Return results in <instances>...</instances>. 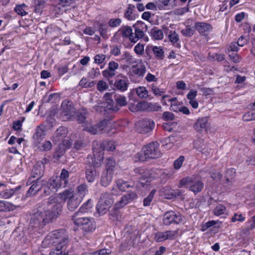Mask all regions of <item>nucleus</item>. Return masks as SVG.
<instances>
[{"label":"nucleus","mask_w":255,"mask_h":255,"mask_svg":"<svg viewBox=\"0 0 255 255\" xmlns=\"http://www.w3.org/2000/svg\"><path fill=\"white\" fill-rule=\"evenodd\" d=\"M95 143V146L99 149H101V145H102V147L104 150H107L108 151H113L115 149V143L113 141H106L105 142H94Z\"/></svg>","instance_id":"obj_32"},{"label":"nucleus","mask_w":255,"mask_h":255,"mask_svg":"<svg viewBox=\"0 0 255 255\" xmlns=\"http://www.w3.org/2000/svg\"><path fill=\"white\" fill-rule=\"evenodd\" d=\"M27 7V6L25 4L22 3L21 4L16 5L14 10L18 15L23 16L28 14L26 11V8Z\"/></svg>","instance_id":"obj_47"},{"label":"nucleus","mask_w":255,"mask_h":255,"mask_svg":"<svg viewBox=\"0 0 255 255\" xmlns=\"http://www.w3.org/2000/svg\"><path fill=\"white\" fill-rule=\"evenodd\" d=\"M151 91L155 96H161L165 93V91L163 89H160L155 84L151 85Z\"/></svg>","instance_id":"obj_55"},{"label":"nucleus","mask_w":255,"mask_h":255,"mask_svg":"<svg viewBox=\"0 0 255 255\" xmlns=\"http://www.w3.org/2000/svg\"><path fill=\"white\" fill-rule=\"evenodd\" d=\"M61 187L63 188V186L58 177H53L49 179L44 185V192L46 196H48Z\"/></svg>","instance_id":"obj_11"},{"label":"nucleus","mask_w":255,"mask_h":255,"mask_svg":"<svg viewBox=\"0 0 255 255\" xmlns=\"http://www.w3.org/2000/svg\"><path fill=\"white\" fill-rule=\"evenodd\" d=\"M154 240L156 242H162L165 241L164 232H158L155 233Z\"/></svg>","instance_id":"obj_63"},{"label":"nucleus","mask_w":255,"mask_h":255,"mask_svg":"<svg viewBox=\"0 0 255 255\" xmlns=\"http://www.w3.org/2000/svg\"><path fill=\"white\" fill-rule=\"evenodd\" d=\"M68 133V130L66 128L64 127H60L58 128L55 132L53 137V141L55 143H57L66 137Z\"/></svg>","instance_id":"obj_24"},{"label":"nucleus","mask_w":255,"mask_h":255,"mask_svg":"<svg viewBox=\"0 0 255 255\" xmlns=\"http://www.w3.org/2000/svg\"><path fill=\"white\" fill-rule=\"evenodd\" d=\"M181 186H184L195 194L201 192L204 187L203 183L195 176L187 177L180 181Z\"/></svg>","instance_id":"obj_5"},{"label":"nucleus","mask_w":255,"mask_h":255,"mask_svg":"<svg viewBox=\"0 0 255 255\" xmlns=\"http://www.w3.org/2000/svg\"><path fill=\"white\" fill-rule=\"evenodd\" d=\"M66 149L65 147L62 146L59 144L58 146L56 148L55 151L54 153V156L56 158H59L61 157L65 153Z\"/></svg>","instance_id":"obj_58"},{"label":"nucleus","mask_w":255,"mask_h":255,"mask_svg":"<svg viewBox=\"0 0 255 255\" xmlns=\"http://www.w3.org/2000/svg\"><path fill=\"white\" fill-rule=\"evenodd\" d=\"M113 172L105 171L103 172L101 178V184L104 187H107L112 182L113 178Z\"/></svg>","instance_id":"obj_28"},{"label":"nucleus","mask_w":255,"mask_h":255,"mask_svg":"<svg viewBox=\"0 0 255 255\" xmlns=\"http://www.w3.org/2000/svg\"><path fill=\"white\" fill-rule=\"evenodd\" d=\"M86 178L88 182H93L97 176V173L95 168L89 165L86 168Z\"/></svg>","instance_id":"obj_27"},{"label":"nucleus","mask_w":255,"mask_h":255,"mask_svg":"<svg viewBox=\"0 0 255 255\" xmlns=\"http://www.w3.org/2000/svg\"><path fill=\"white\" fill-rule=\"evenodd\" d=\"M152 35L156 40H161L163 38V33L161 29H153L152 32Z\"/></svg>","instance_id":"obj_61"},{"label":"nucleus","mask_w":255,"mask_h":255,"mask_svg":"<svg viewBox=\"0 0 255 255\" xmlns=\"http://www.w3.org/2000/svg\"><path fill=\"white\" fill-rule=\"evenodd\" d=\"M152 51L156 59L161 60L164 58V51L161 46H153Z\"/></svg>","instance_id":"obj_41"},{"label":"nucleus","mask_w":255,"mask_h":255,"mask_svg":"<svg viewBox=\"0 0 255 255\" xmlns=\"http://www.w3.org/2000/svg\"><path fill=\"white\" fill-rule=\"evenodd\" d=\"M17 206L10 202L0 200V212H7L15 210Z\"/></svg>","instance_id":"obj_29"},{"label":"nucleus","mask_w":255,"mask_h":255,"mask_svg":"<svg viewBox=\"0 0 255 255\" xmlns=\"http://www.w3.org/2000/svg\"><path fill=\"white\" fill-rule=\"evenodd\" d=\"M116 163L113 159L111 157H109L107 159L106 170V171H110L114 173L115 169Z\"/></svg>","instance_id":"obj_53"},{"label":"nucleus","mask_w":255,"mask_h":255,"mask_svg":"<svg viewBox=\"0 0 255 255\" xmlns=\"http://www.w3.org/2000/svg\"><path fill=\"white\" fill-rule=\"evenodd\" d=\"M43 174V170L42 167L37 164L34 166L32 170L31 176L29 178H32V180L34 178L41 179Z\"/></svg>","instance_id":"obj_31"},{"label":"nucleus","mask_w":255,"mask_h":255,"mask_svg":"<svg viewBox=\"0 0 255 255\" xmlns=\"http://www.w3.org/2000/svg\"><path fill=\"white\" fill-rule=\"evenodd\" d=\"M195 30L193 28H191L189 25L186 26L185 29L181 31L182 34L185 37H191L194 33Z\"/></svg>","instance_id":"obj_57"},{"label":"nucleus","mask_w":255,"mask_h":255,"mask_svg":"<svg viewBox=\"0 0 255 255\" xmlns=\"http://www.w3.org/2000/svg\"><path fill=\"white\" fill-rule=\"evenodd\" d=\"M69 103V102L64 101L61 104V115L65 117V119H72V117L75 114L74 108Z\"/></svg>","instance_id":"obj_19"},{"label":"nucleus","mask_w":255,"mask_h":255,"mask_svg":"<svg viewBox=\"0 0 255 255\" xmlns=\"http://www.w3.org/2000/svg\"><path fill=\"white\" fill-rule=\"evenodd\" d=\"M111 206H108L107 204L102 203L99 200L98 203L96 206V209L97 211L100 214H105L110 208Z\"/></svg>","instance_id":"obj_45"},{"label":"nucleus","mask_w":255,"mask_h":255,"mask_svg":"<svg viewBox=\"0 0 255 255\" xmlns=\"http://www.w3.org/2000/svg\"><path fill=\"white\" fill-rule=\"evenodd\" d=\"M79 85L82 88H92L95 85V82L91 81L86 78L83 77L79 83Z\"/></svg>","instance_id":"obj_46"},{"label":"nucleus","mask_w":255,"mask_h":255,"mask_svg":"<svg viewBox=\"0 0 255 255\" xmlns=\"http://www.w3.org/2000/svg\"><path fill=\"white\" fill-rule=\"evenodd\" d=\"M134 172L140 176V178L143 179H146L149 176L148 171L141 167H137L134 169Z\"/></svg>","instance_id":"obj_49"},{"label":"nucleus","mask_w":255,"mask_h":255,"mask_svg":"<svg viewBox=\"0 0 255 255\" xmlns=\"http://www.w3.org/2000/svg\"><path fill=\"white\" fill-rule=\"evenodd\" d=\"M108 85L107 82L104 80H100L97 83V89L100 92L104 91L108 89Z\"/></svg>","instance_id":"obj_62"},{"label":"nucleus","mask_w":255,"mask_h":255,"mask_svg":"<svg viewBox=\"0 0 255 255\" xmlns=\"http://www.w3.org/2000/svg\"><path fill=\"white\" fill-rule=\"evenodd\" d=\"M118 32L123 37L128 38L132 42L131 38L133 37V32L131 27L127 25L122 26L119 30Z\"/></svg>","instance_id":"obj_26"},{"label":"nucleus","mask_w":255,"mask_h":255,"mask_svg":"<svg viewBox=\"0 0 255 255\" xmlns=\"http://www.w3.org/2000/svg\"><path fill=\"white\" fill-rule=\"evenodd\" d=\"M57 197L50 196L47 202L37 205L33 210L30 225L35 228H43L46 225L54 222L62 210V205L58 202Z\"/></svg>","instance_id":"obj_1"},{"label":"nucleus","mask_w":255,"mask_h":255,"mask_svg":"<svg viewBox=\"0 0 255 255\" xmlns=\"http://www.w3.org/2000/svg\"><path fill=\"white\" fill-rule=\"evenodd\" d=\"M78 213H76L72 216V219L75 225L82 226L85 232H92L95 229L96 226L93 218L78 217Z\"/></svg>","instance_id":"obj_7"},{"label":"nucleus","mask_w":255,"mask_h":255,"mask_svg":"<svg viewBox=\"0 0 255 255\" xmlns=\"http://www.w3.org/2000/svg\"><path fill=\"white\" fill-rule=\"evenodd\" d=\"M88 76L91 79H94L100 75V69L98 67L92 68L88 72Z\"/></svg>","instance_id":"obj_59"},{"label":"nucleus","mask_w":255,"mask_h":255,"mask_svg":"<svg viewBox=\"0 0 255 255\" xmlns=\"http://www.w3.org/2000/svg\"><path fill=\"white\" fill-rule=\"evenodd\" d=\"M243 120L245 122H250L255 120V111L245 113L243 116Z\"/></svg>","instance_id":"obj_56"},{"label":"nucleus","mask_w":255,"mask_h":255,"mask_svg":"<svg viewBox=\"0 0 255 255\" xmlns=\"http://www.w3.org/2000/svg\"><path fill=\"white\" fill-rule=\"evenodd\" d=\"M168 31L167 28H165ZM169 41L171 43L172 45L175 47L179 48L181 47V41L180 40L179 34L175 31L170 30L166 32Z\"/></svg>","instance_id":"obj_21"},{"label":"nucleus","mask_w":255,"mask_h":255,"mask_svg":"<svg viewBox=\"0 0 255 255\" xmlns=\"http://www.w3.org/2000/svg\"><path fill=\"white\" fill-rule=\"evenodd\" d=\"M96 23L101 36L104 38H107L109 30V25H108L106 23H102L98 21H96Z\"/></svg>","instance_id":"obj_35"},{"label":"nucleus","mask_w":255,"mask_h":255,"mask_svg":"<svg viewBox=\"0 0 255 255\" xmlns=\"http://www.w3.org/2000/svg\"><path fill=\"white\" fill-rule=\"evenodd\" d=\"M203 139H199L195 141L194 142V148H195L199 152H201L203 153H209V149L206 147V145L204 144H202L201 146H199V143H202Z\"/></svg>","instance_id":"obj_44"},{"label":"nucleus","mask_w":255,"mask_h":255,"mask_svg":"<svg viewBox=\"0 0 255 255\" xmlns=\"http://www.w3.org/2000/svg\"><path fill=\"white\" fill-rule=\"evenodd\" d=\"M88 112L86 110H82L81 111L77 112L76 114L77 120L80 123L84 124L83 128L85 124H90L91 122H89L87 120L88 119Z\"/></svg>","instance_id":"obj_30"},{"label":"nucleus","mask_w":255,"mask_h":255,"mask_svg":"<svg viewBox=\"0 0 255 255\" xmlns=\"http://www.w3.org/2000/svg\"><path fill=\"white\" fill-rule=\"evenodd\" d=\"M115 97L114 93H106L104 96V99L105 102L103 103V107L106 108L108 110L113 111H118L119 108L114 105L113 97Z\"/></svg>","instance_id":"obj_17"},{"label":"nucleus","mask_w":255,"mask_h":255,"mask_svg":"<svg viewBox=\"0 0 255 255\" xmlns=\"http://www.w3.org/2000/svg\"><path fill=\"white\" fill-rule=\"evenodd\" d=\"M20 187L13 189H8L0 192V197L2 198L7 199L12 196L15 192L18 190Z\"/></svg>","instance_id":"obj_42"},{"label":"nucleus","mask_w":255,"mask_h":255,"mask_svg":"<svg viewBox=\"0 0 255 255\" xmlns=\"http://www.w3.org/2000/svg\"><path fill=\"white\" fill-rule=\"evenodd\" d=\"M88 187L86 184H81L79 185L76 189V192L73 193V194L76 195L77 197L81 198L83 200L85 196L88 193Z\"/></svg>","instance_id":"obj_34"},{"label":"nucleus","mask_w":255,"mask_h":255,"mask_svg":"<svg viewBox=\"0 0 255 255\" xmlns=\"http://www.w3.org/2000/svg\"><path fill=\"white\" fill-rule=\"evenodd\" d=\"M137 198L136 193L134 192H129L124 195L119 201L117 202L115 205V209L116 210L120 209L128 203L132 202Z\"/></svg>","instance_id":"obj_13"},{"label":"nucleus","mask_w":255,"mask_h":255,"mask_svg":"<svg viewBox=\"0 0 255 255\" xmlns=\"http://www.w3.org/2000/svg\"><path fill=\"white\" fill-rule=\"evenodd\" d=\"M121 23L122 20L119 18H112L109 20L108 25L111 27H116L120 25Z\"/></svg>","instance_id":"obj_64"},{"label":"nucleus","mask_w":255,"mask_h":255,"mask_svg":"<svg viewBox=\"0 0 255 255\" xmlns=\"http://www.w3.org/2000/svg\"><path fill=\"white\" fill-rule=\"evenodd\" d=\"M208 127V119L207 117L199 118L193 126L195 129L198 131H201L204 129L206 130Z\"/></svg>","instance_id":"obj_25"},{"label":"nucleus","mask_w":255,"mask_h":255,"mask_svg":"<svg viewBox=\"0 0 255 255\" xmlns=\"http://www.w3.org/2000/svg\"><path fill=\"white\" fill-rule=\"evenodd\" d=\"M165 240H173L178 237V231L168 230L164 232Z\"/></svg>","instance_id":"obj_50"},{"label":"nucleus","mask_w":255,"mask_h":255,"mask_svg":"<svg viewBox=\"0 0 255 255\" xmlns=\"http://www.w3.org/2000/svg\"><path fill=\"white\" fill-rule=\"evenodd\" d=\"M137 96L141 99L146 98L148 96V91L144 87H139L136 89Z\"/></svg>","instance_id":"obj_52"},{"label":"nucleus","mask_w":255,"mask_h":255,"mask_svg":"<svg viewBox=\"0 0 255 255\" xmlns=\"http://www.w3.org/2000/svg\"><path fill=\"white\" fill-rule=\"evenodd\" d=\"M129 82L127 76L122 73L119 74L115 79L114 87L121 92H125L128 89Z\"/></svg>","instance_id":"obj_12"},{"label":"nucleus","mask_w":255,"mask_h":255,"mask_svg":"<svg viewBox=\"0 0 255 255\" xmlns=\"http://www.w3.org/2000/svg\"><path fill=\"white\" fill-rule=\"evenodd\" d=\"M114 183V186L123 192L125 191L127 189L131 187L128 182L121 179L116 180Z\"/></svg>","instance_id":"obj_36"},{"label":"nucleus","mask_w":255,"mask_h":255,"mask_svg":"<svg viewBox=\"0 0 255 255\" xmlns=\"http://www.w3.org/2000/svg\"><path fill=\"white\" fill-rule=\"evenodd\" d=\"M45 135V130L43 126L37 127L36 132L33 135V143L38 145L41 143Z\"/></svg>","instance_id":"obj_22"},{"label":"nucleus","mask_w":255,"mask_h":255,"mask_svg":"<svg viewBox=\"0 0 255 255\" xmlns=\"http://www.w3.org/2000/svg\"><path fill=\"white\" fill-rule=\"evenodd\" d=\"M154 125V122L152 120L149 119H143L135 124V129L138 133L146 134L153 129Z\"/></svg>","instance_id":"obj_9"},{"label":"nucleus","mask_w":255,"mask_h":255,"mask_svg":"<svg viewBox=\"0 0 255 255\" xmlns=\"http://www.w3.org/2000/svg\"><path fill=\"white\" fill-rule=\"evenodd\" d=\"M194 28L200 34L206 35L208 32L212 30L213 27L208 23L204 22H197L195 23Z\"/></svg>","instance_id":"obj_20"},{"label":"nucleus","mask_w":255,"mask_h":255,"mask_svg":"<svg viewBox=\"0 0 255 255\" xmlns=\"http://www.w3.org/2000/svg\"><path fill=\"white\" fill-rule=\"evenodd\" d=\"M69 172L65 169L61 170L60 176L58 177V179L62 183L63 188L66 187L69 183Z\"/></svg>","instance_id":"obj_33"},{"label":"nucleus","mask_w":255,"mask_h":255,"mask_svg":"<svg viewBox=\"0 0 255 255\" xmlns=\"http://www.w3.org/2000/svg\"><path fill=\"white\" fill-rule=\"evenodd\" d=\"M213 213L216 216L222 215H228V212L226 207L221 204L217 205L213 210Z\"/></svg>","instance_id":"obj_43"},{"label":"nucleus","mask_w":255,"mask_h":255,"mask_svg":"<svg viewBox=\"0 0 255 255\" xmlns=\"http://www.w3.org/2000/svg\"><path fill=\"white\" fill-rule=\"evenodd\" d=\"M60 198L63 200L68 199L67 206L68 210L73 211L75 210L82 202L81 198L77 197L70 190H65L59 194Z\"/></svg>","instance_id":"obj_6"},{"label":"nucleus","mask_w":255,"mask_h":255,"mask_svg":"<svg viewBox=\"0 0 255 255\" xmlns=\"http://www.w3.org/2000/svg\"><path fill=\"white\" fill-rule=\"evenodd\" d=\"M109 58L106 55L103 54H98L94 57V62L100 66L101 69L104 68L105 65V61H107Z\"/></svg>","instance_id":"obj_38"},{"label":"nucleus","mask_w":255,"mask_h":255,"mask_svg":"<svg viewBox=\"0 0 255 255\" xmlns=\"http://www.w3.org/2000/svg\"><path fill=\"white\" fill-rule=\"evenodd\" d=\"M135 6L134 5L129 4L127 10L124 13V17L128 20H134L136 17V15L133 13Z\"/></svg>","instance_id":"obj_37"},{"label":"nucleus","mask_w":255,"mask_h":255,"mask_svg":"<svg viewBox=\"0 0 255 255\" xmlns=\"http://www.w3.org/2000/svg\"><path fill=\"white\" fill-rule=\"evenodd\" d=\"M31 184V186L26 192V197H30L37 194L43 186V181L40 179L32 180V178H29L27 185Z\"/></svg>","instance_id":"obj_10"},{"label":"nucleus","mask_w":255,"mask_h":255,"mask_svg":"<svg viewBox=\"0 0 255 255\" xmlns=\"http://www.w3.org/2000/svg\"><path fill=\"white\" fill-rule=\"evenodd\" d=\"M93 207L92 201L89 199L86 203L83 204L82 206L79 208L77 213H86L88 212Z\"/></svg>","instance_id":"obj_48"},{"label":"nucleus","mask_w":255,"mask_h":255,"mask_svg":"<svg viewBox=\"0 0 255 255\" xmlns=\"http://www.w3.org/2000/svg\"><path fill=\"white\" fill-rule=\"evenodd\" d=\"M156 191L155 189L152 190L148 194V195L144 199L143 201V205L144 206H149L151 204V202H152L154 194H155Z\"/></svg>","instance_id":"obj_51"},{"label":"nucleus","mask_w":255,"mask_h":255,"mask_svg":"<svg viewBox=\"0 0 255 255\" xmlns=\"http://www.w3.org/2000/svg\"><path fill=\"white\" fill-rule=\"evenodd\" d=\"M138 107L141 108L143 111L147 110L148 111H161L162 109V107L155 103L142 102L138 103Z\"/></svg>","instance_id":"obj_23"},{"label":"nucleus","mask_w":255,"mask_h":255,"mask_svg":"<svg viewBox=\"0 0 255 255\" xmlns=\"http://www.w3.org/2000/svg\"><path fill=\"white\" fill-rule=\"evenodd\" d=\"M93 158L92 159L93 165L95 168L98 167L102 165L104 158V148L102 145H101V149L95 146V143H93Z\"/></svg>","instance_id":"obj_14"},{"label":"nucleus","mask_w":255,"mask_h":255,"mask_svg":"<svg viewBox=\"0 0 255 255\" xmlns=\"http://www.w3.org/2000/svg\"><path fill=\"white\" fill-rule=\"evenodd\" d=\"M184 160L185 157L184 156H180L174 161L173 163L174 168L176 170L179 169L181 167Z\"/></svg>","instance_id":"obj_60"},{"label":"nucleus","mask_w":255,"mask_h":255,"mask_svg":"<svg viewBox=\"0 0 255 255\" xmlns=\"http://www.w3.org/2000/svg\"><path fill=\"white\" fill-rule=\"evenodd\" d=\"M236 170L234 168L228 169L226 171V181L225 183L226 187H229L232 185L233 179L234 178Z\"/></svg>","instance_id":"obj_40"},{"label":"nucleus","mask_w":255,"mask_h":255,"mask_svg":"<svg viewBox=\"0 0 255 255\" xmlns=\"http://www.w3.org/2000/svg\"><path fill=\"white\" fill-rule=\"evenodd\" d=\"M162 221L163 224L166 226L171 224H180L184 222L185 218L179 212L170 211L164 214Z\"/></svg>","instance_id":"obj_8"},{"label":"nucleus","mask_w":255,"mask_h":255,"mask_svg":"<svg viewBox=\"0 0 255 255\" xmlns=\"http://www.w3.org/2000/svg\"><path fill=\"white\" fill-rule=\"evenodd\" d=\"M38 147V149L40 151H48L50 150L52 148V145L51 142L49 141H45L41 144H39L38 145H36Z\"/></svg>","instance_id":"obj_54"},{"label":"nucleus","mask_w":255,"mask_h":255,"mask_svg":"<svg viewBox=\"0 0 255 255\" xmlns=\"http://www.w3.org/2000/svg\"><path fill=\"white\" fill-rule=\"evenodd\" d=\"M134 28V32L133 34V37H132V42L133 43H136L138 41L139 39L142 38L144 33L143 32L144 28H147V25L144 23H141L140 25L136 24L133 25Z\"/></svg>","instance_id":"obj_18"},{"label":"nucleus","mask_w":255,"mask_h":255,"mask_svg":"<svg viewBox=\"0 0 255 255\" xmlns=\"http://www.w3.org/2000/svg\"><path fill=\"white\" fill-rule=\"evenodd\" d=\"M118 194V190L113 186L111 189V192H105L102 193L100 198L101 202L107 204L108 206H112L114 202L115 199L113 195Z\"/></svg>","instance_id":"obj_16"},{"label":"nucleus","mask_w":255,"mask_h":255,"mask_svg":"<svg viewBox=\"0 0 255 255\" xmlns=\"http://www.w3.org/2000/svg\"><path fill=\"white\" fill-rule=\"evenodd\" d=\"M119 64L114 61H110L107 69L102 71V75L107 80L113 78L117 75L116 70L118 69Z\"/></svg>","instance_id":"obj_15"},{"label":"nucleus","mask_w":255,"mask_h":255,"mask_svg":"<svg viewBox=\"0 0 255 255\" xmlns=\"http://www.w3.org/2000/svg\"><path fill=\"white\" fill-rule=\"evenodd\" d=\"M159 143L156 141L149 143L144 146L142 150L135 155L136 161H145L148 159H155L161 155Z\"/></svg>","instance_id":"obj_3"},{"label":"nucleus","mask_w":255,"mask_h":255,"mask_svg":"<svg viewBox=\"0 0 255 255\" xmlns=\"http://www.w3.org/2000/svg\"><path fill=\"white\" fill-rule=\"evenodd\" d=\"M112 127L111 122L109 120H103L99 122L97 124L92 125L90 124H85L83 130L86 131L91 134H101L109 132L108 128Z\"/></svg>","instance_id":"obj_4"},{"label":"nucleus","mask_w":255,"mask_h":255,"mask_svg":"<svg viewBox=\"0 0 255 255\" xmlns=\"http://www.w3.org/2000/svg\"><path fill=\"white\" fill-rule=\"evenodd\" d=\"M44 242L47 245L55 246L49 255H68L66 252L69 245L68 236L65 230H57L50 232Z\"/></svg>","instance_id":"obj_2"},{"label":"nucleus","mask_w":255,"mask_h":255,"mask_svg":"<svg viewBox=\"0 0 255 255\" xmlns=\"http://www.w3.org/2000/svg\"><path fill=\"white\" fill-rule=\"evenodd\" d=\"M146 71V67L144 65H141L139 67L133 66L131 72L133 74L138 77H142Z\"/></svg>","instance_id":"obj_39"}]
</instances>
